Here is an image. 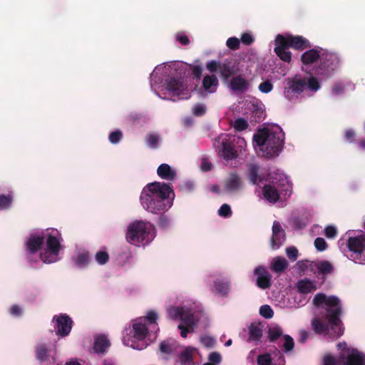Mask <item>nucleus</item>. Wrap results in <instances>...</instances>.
<instances>
[{
    "label": "nucleus",
    "instance_id": "obj_14",
    "mask_svg": "<svg viewBox=\"0 0 365 365\" xmlns=\"http://www.w3.org/2000/svg\"><path fill=\"white\" fill-rule=\"evenodd\" d=\"M285 241V232L278 221H274L272 225V237L271 246L273 250L279 249Z\"/></svg>",
    "mask_w": 365,
    "mask_h": 365
},
{
    "label": "nucleus",
    "instance_id": "obj_39",
    "mask_svg": "<svg viewBox=\"0 0 365 365\" xmlns=\"http://www.w3.org/2000/svg\"><path fill=\"white\" fill-rule=\"evenodd\" d=\"M89 254L88 252L80 253L76 259V264L79 267H83L89 263Z\"/></svg>",
    "mask_w": 365,
    "mask_h": 365
},
{
    "label": "nucleus",
    "instance_id": "obj_25",
    "mask_svg": "<svg viewBox=\"0 0 365 365\" xmlns=\"http://www.w3.org/2000/svg\"><path fill=\"white\" fill-rule=\"evenodd\" d=\"M345 365H365V356L354 349L347 355Z\"/></svg>",
    "mask_w": 365,
    "mask_h": 365
},
{
    "label": "nucleus",
    "instance_id": "obj_61",
    "mask_svg": "<svg viewBox=\"0 0 365 365\" xmlns=\"http://www.w3.org/2000/svg\"><path fill=\"white\" fill-rule=\"evenodd\" d=\"M200 341L206 347H212L215 343V340L212 337L208 336H202L200 338Z\"/></svg>",
    "mask_w": 365,
    "mask_h": 365
},
{
    "label": "nucleus",
    "instance_id": "obj_32",
    "mask_svg": "<svg viewBox=\"0 0 365 365\" xmlns=\"http://www.w3.org/2000/svg\"><path fill=\"white\" fill-rule=\"evenodd\" d=\"M159 349L162 354L165 355H170L176 351L177 344L175 341H163L160 344Z\"/></svg>",
    "mask_w": 365,
    "mask_h": 365
},
{
    "label": "nucleus",
    "instance_id": "obj_44",
    "mask_svg": "<svg viewBox=\"0 0 365 365\" xmlns=\"http://www.w3.org/2000/svg\"><path fill=\"white\" fill-rule=\"evenodd\" d=\"M259 314L265 319H271L274 316V312L270 306L262 305L259 308Z\"/></svg>",
    "mask_w": 365,
    "mask_h": 365
},
{
    "label": "nucleus",
    "instance_id": "obj_24",
    "mask_svg": "<svg viewBox=\"0 0 365 365\" xmlns=\"http://www.w3.org/2000/svg\"><path fill=\"white\" fill-rule=\"evenodd\" d=\"M158 176L166 180H173L176 177V173L166 163H163L157 169Z\"/></svg>",
    "mask_w": 365,
    "mask_h": 365
},
{
    "label": "nucleus",
    "instance_id": "obj_63",
    "mask_svg": "<svg viewBox=\"0 0 365 365\" xmlns=\"http://www.w3.org/2000/svg\"><path fill=\"white\" fill-rule=\"evenodd\" d=\"M212 168V163L206 158H202L200 168L204 172L210 171Z\"/></svg>",
    "mask_w": 365,
    "mask_h": 365
},
{
    "label": "nucleus",
    "instance_id": "obj_15",
    "mask_svg": "<svg viewBox=\"0 0 365 365\" xmlns=\"http://www.w3.org/2000/svg\"><path fill=\"white\" fill-rule=\"evenodd\" d=\"M45 242L44 234L36 235L31 234L27 239L25 245L26 250L30 254H35L38 250H41Z\"/></svg>",
    "mask_w": 365,
    "mask_h": 365
},
{
    "label": "nucleus",
    "instance_id": "obj_8",
    "mask_svg": "<svg viewBox=\"0 0 365 365\" xmlns=\"http://www.w3.org/2000/svg\"><path fill=\"white\" fill-rule=\"evenodd\" d=\"M52 321L55 322L54 328L56 335L65 337L71 331L73 322L71 318L66 314L55 315Z\"/></svg>",
    "mask_w": 365,
    "mask_h": 365
},
{
    "label": "nucleus",
    "instance_id": "obj_53",
    "mask_svg": "<svg viewBox=\"0 0 365 365\" xmlns=\"http://www.w3.org/2000/svg\"><path fill=\"white\" fill-rule=\"evenodd\" d=\"M175 36L176 40L183 46H187L190 43L188 36L184 32H178Z\"/></svg>",
    "mask_w": 365,
    "mask_h": 365
},
{
    "label": "nucleus",
    "instance_id": "obj_9",
    "mask_svg": "<svg viewBox=\"0 0 365 365\" xmlns=\"http://www.w3.org/2000/svg\"><path fill=\"white\" fill-rule=\"evenodd\" d=\"M323 48L319 46L308 48L306 51L302 53L300 61L304 66L309 68L311 66L319 63Z\"/></svg>",
    "mask_w": 365,
    "mask_h": 365
},
{
    "label": "nucleus",
    "instance_id": "obj_23",
    "mask_svg": "<svg viewBox=\"0 0 365 365\" xmlns=\"http://www.w3.org/2000/svg\"><path fill=\"white\" fill-rule=\"evenodd\" d=\"M46 247L48 250L54 256H57L61 249L59 240L51 234H45Z\"/></svg>",
    "mask_w": 365,
    "mask_h": 365
},
{
    "label": "nucleus",
    "instance_id": "obj_51",
    "mask_svg": "<svg viewBox=\"0 0 365 365\" xmlns=\"http://www.w3.org/2000/svg\"><path fill=\"white\" fill-rule=\"evenodd\" d=\"M258 88L262 93H268L273 89V84L269 81H266L261 83Z\"/></svg>",
    "mask_w": 365,
    "mask_h": 365
},
{
    "label": "nucleus",
    "instance_id": "obj_49",
    "mask_svg": "<svg viewBox=\"0 0 365 365\" xmlns=\"http://www.w3.org/2000/svg\"><path fill=\"white\" fill-rule=\"evenodd\" d=\"M189 67L190 68L192 71V74L194 78H196L197 80L201 78L202 73V68L200 65H192V64H188Z\"/></svg>",
    "mask_w": 365,
    "mask_h": 365
},
{
    "label": "nucleus",
    "instance_id": "obj_5",
    "mask_svg": "<svg viewBox=\"0 0 365 365\" xmlns=\"http://www.w3.org/2000/svg\"><path fill=\"white\" fill-rule=\"evenodd\" d=\"M154 227L150 222L136 221L130 224L126 234L127 241L134 245L148 242L153 238Z\"/></svg>",
    "mask_w": 365,
    "mask_h": 365
},
{
    "label": "nucleus",
    "instance_id": "obj_58",
    "mask_svg": "<svg viewBox=\"0 0 365 365\" xmlns=\"http://www.w3.org/2000/svg\"><path fill=\"white\" fill-rule=\"evenodd\" d=\"M220 64L221 63L212 60L207 63L206 68L210 72L215 73L217 71V69H220Z\"/></svg>",
    "mask_w": 365,
    "mask_h": 365
},
{
    "label": "nucleus",
    "instance_id": "obj_31",
    "mask_svg": "<svg viewBox=\"0 0 365 365\" xmlns=\"http://www.w3.org/2000/svg\"><path fill=\"white\" fill-rule=\"evenodd\" d=\"M194 351L195 349L187 347L180 353L179 356V361L181 365H191L193 364Z\"/></svg>",
    "mask_w": 365,
    "mask_h": 365
},
{
    "label": "nucleus",
    "instance_id": "obj_42",
    "mask_svg": "<svg viewBox=\"0 0 365 365\" xmlns=\"http://www.w3.org/2000/svg\"><path fill=\"white\" fill-rule=\"evenodd\" d=\"M282 335V331L279 327L270 328L268 331L269 341H275Z\"/></svg>",
    "mask_w": 365,
    "mask_h": 365
},
{
    "label": "nucleus",
    "instance_id": "obj_43",
    "mask_svg": "<svg viewBox=\"0 0 365 365\" xmlns=\"http://www.w3.org/2000/svg\"><path fill=\"white\" fill-rule=\"evenodd\" d=\"M232 212L230 206L228 204H223L218 210V215L224 218H227L232 216Z\"/></svg>",
    "mask_w": 365,
    "mask_h": 365
},
{
    "label": "nucleus",
    "instance_id": "obj_22",
    "mask_svg": "<svg viewBox=\"0 0 365 365\" xmlns=\"http://www.w3.org/2000/svg\"><path fill=\"white\" fill-rule=\"evenodd\" d=\"M110 343L104 334H100L95 337L93 350L97 354H104L110 347Z\"/></svg>",
    "mask_w": 365,
    "mask_h": 365
},
{
    "label": "nucleus",
    "instance_id": "obj_38",
    "mask_svg": "<svg viewBox=\"0 0 365 365\" xmlns=\"http://www.w3.org/2000/svg\"><path fill=\"white\" fill-rule=\"evenodd\" d=\"M259 167L256 165H252L250 169L249 176L250 181L255 185L262 182V178L258 174Z\"/></svg>",
    "mask_w": 365,
    "mask_h": 365
},
{
    "label": "nucleus",
    "instance_id": "obj_21",
    "mask_svg": "<svg viewBox=\"0 0 365 365\" xmlns=\"http://www.w3.org/2000/svg\"><path fill=\"white\" fill-rule=\"evenodd\" d=\"M220 155L226 160H230L237 157V150L231 140H226L222 141Z\"/></svg>",
    "mask_w": 365,
    "mask_h": 365
},
{
    "label": "nucleus",
    "instance_id": "obj_1",
    "mask_svg": "<svg viewBox=\"0 0 365 365\" xmlns=\"http://www.w3.org/2000/svg\"><path fill=\"white\" fill-rule=\"evenodd\" d=\"M313 304L324 309L321 317H314L312 320L313 331L317 334H330L333 337L341 336L344 329L340 319L342 313L340 299L336 296L327 297L325 294L317 293Z\"/></svg>",
    "mask_w": 365,
    "mask_h": 365
},
{
    "label": "nucleus",
    "instance_id": "obj_47",
    "mask_svg": "<svg viewBox=\"0 0 365 365\" xmlns=\"http://www.w3.org/2000/svg\"><path fill=\"white\" fill-rule=\"evenodd\" d=\"M158 318V314L154 311H150L148 312L146 317L142 318L143 322L146 323L148 322L150 325L153 324L156 326V320Z\"/></svg>",
    "mask_w": 365,
    "mask_h": 365
},
{
    "label": "nucleus",
    "instance_id": "obj_37",
    "mask_svg": "<svg viewBox=\"0 0 365 365\" xmlns=\"http://www.w3.org/2000/svg\"><path fill=\"white\" fill-rule=\"evenodd\" d=\"M241 185L240 178L236 175H232L226 182V188L229 190H237Z\"/></svg>",
    "mask_w": 365,
    "mask_h": 365
},
{
    "label": "nucleus",
    "instance_id": "obj_62",
    "mask_svg": "<svg viewBox=\"0 0 365 365\" xmlns=\"http://www.w3.org/2000/svg\"><path fill=\"white\" fill-rule=\"evenodd\" d=\"M241 41L245 45H250L254 41L253 36L249 33H244L241 36Z\"/></svg>",
    "mask_w": 365,
    "mask_h": 365
},
{
    "label": "nucleus",
    "instance_id": "obj_27",
    "mask_svg": "<svg viewBox=\"0 0 365 365\" xmlns=\"http://www.w3.org/2000/svg\"><path fill=\"white\" fill-rule=\"evenodd\" d=\"M297 291L302 294H308L317 289L316 285L312 281L308 279H304L298 281L297 283Z\"/></svg>",
    "mask_w": 365,
    "mask_h": 365
},
{
    "label": "nucleus",
    "instance_id": "obj_64",
    "mask_svg": "<svg viewBox=\"0 0 365 365\" xmlns=\"http://www.w3.org/2000/svg\"><path fill=\"white\" fill-rule=\"evenodd\" d=\"M336 359L331 356L327 355L324 358V365H336Z\"/></svg>",
    "mask_w": 365,
    "mask_h": 365
},
{
    "label": "nucleus",
    "instance_id": "obj_48",
    "mask_svg": "<svg viewBox=\"0 0 365 365\" xmlns=\"http://www.w3.org/2000/svg\"><path fill=\"white\" fill-rule=\"evenodd\" d=\"M192 114L195 116H202L206 113V107L204 104L197 103L192 109Z\"/></svg>",
    "mask_w": 365,
    "mask_h": 365
},
{
    "label": "nucleus",
    "instance_id": "obj_50",
    "mask_svg": "<svg viewBox=\"0 0 365 365\" xmlns=\"http://www.w3.org/2000/svg\"><path fill=\"white\" fill-rule=\"evenodd\" d=\"M314 246L318 251L322 252L327 250V243L322 237H317L314 240Z\"/></svg>",
    "mask_w": 365,
    "mask_h": 365
},
{
    "label": "nucleus",
    "instance_id": "obj_52",
    "mask_svg": "<svg viewBox=\"0 0 365 365\" xmlns=\"http://www.w3.org/2000/svg\"><path fill=\"white\" fill-rule=\"evenodd\" d=\"M284 343L283 346H284L285 351L287 352V351H292L293 349L294 345L293 339L289 335H284Z\"/></svg>",
    "mask_w": 365,
    "mask_h": 365
},
{
    "label": "nucleus",
    "instance_id": "obj_30",
    "mask_svg": "<svg viewBox=\"0 0 365 365\" xmlns=\"http://www.w3.org/2000/svg\"><path fill=\"white\" fill-rule=\"evenodd\" d=\"M214 286L217 293L222 297H227L230 290V282L227 279L215 280Z\"/></svg>",
    "mask_w": 365,
    "mask_h": 365
},
{
    "label": "nucleus",
    "instance_id": "obj_34",
    "mask_svg": "<svg viewBox=\"0 0 365 365\" xmlns=\"http://www.w3.org/2000/svg\"><path fill=\"white\" fill-rule=\"evenodd\" d=\"M146 145L152 148L157 149L159 145L160 137L158 134L153 133H148L145 138Z\"/></svg>",
    "mask_w": 365,
    "mask_h": 365
},
{
    "label": "nucleus",
    "instance_id": "obj_16",
    "mask_svg": "<svg viewBox=\"0 0 365 365\" xmlns=\"http://www.w3.org/2000/svg\"><path fill=\"white\" fill-rule=\"evenodd\" d=\"M280 185H284L283 183H279L276 186L275 185L266 184L262 189L263 196L270 203H275L279 200V191L278 187Z\"/></svg>",
    "mask_w": 365,
    "mask_h": 365
},
{
    "label": "nucleus",
    "instance_id": "obj_60",
    "mask_svg": "<svg viewBox=\"0 0 365 365\" xmlns=\"http://www.w3.org/2000/svg\"><path fill=\"white\" fill-rule=\"evenodd\" d=\"M210 363L213 364H218L222 361L221 355L218 352H212L208 356Z\"/></svg>",
    "mask_w": 365,
    "mask_h": 365
},
{
    "label": "nucleus",
    "instance_id": "obj_10",
    "mask_svg": "<svg viewBox=\"0 0 365 365\" xmlns=\"http://www.w3.org/2000/svg\"><path fill=\"white\" fill-rule=\"evenodd\" d=\"M282 38L289 48L297 51H303L312 47L310 41L302 36L286 34L285 36L282 35Z\"/></svg>",
    "mask_w": 365,
    "mask_h": 365
},
{
    "label": "nucleus",
    "instance_id": "obj_36",
    "mask_svg": "<svg viewBox=\"0 0 365 365\" xmlns=\"http://www.w3.org/2000/svg\"><path fill=\"white\" fill-rule=\"evenodd\" d=\"M249 335L250 339L259 341L262 336V329L259 326L252 324L249 327Z\"/></svg>",
    "mask_w": 365,
    "mask_h": 365
},
{
    "label": "nucleus",
    "instance_id": "obj_33",
    "mask_svg": "<svg viewBox=\"0 0 365 365\" xmlns=\"http://www.w3.org/2000/svg\"><path fill=\"white\" fill-rule=\"evenodd\" d=\"M251 111L252 120L260 122L264 118V110L261 105L252 104Z\"/></svg>",
    "mask_w": 365,
    "mask_h": 365
},
{
    "label": "nucleus",
    "instance_id": "obj_6",
    "mask_svg": "<svg viewBox=\"0 0 365 365\" xmlns=\"http://www.w3.org/2000/svg\"><path fill=\"white\" fill-rule=\"evenodd\" d=\"M339 64L340 59L337 54L323 49L315 71L319 76L327 77L339 68Z\"/></svg>",
    "mask_w": 365,
    "mask_h": 365
},
{
    "label": "nucleus",
    "instance_id": "obj_35",
    "mask_svg": "<svg viewBox=\"0 0 365 365\" xmlns=\"http://www.w3.org/2000/svg\"><path fill=\"white\" fill-rule=\"evenodd\" d=\"M315 266L319 272L324 274L331 273L334 269L332 264L327 260L318 262Z\"/></svg>",
    "mask_w": 365,
    "mask_h": 365
},
{
    "label": "nucleus",
    "instance_id": "obj_2",
    "mask_svg": "<svg viewBox=\"0 0 365 365\" xmlns=\"http://www.w3.org/2000/svg\"><path fill=\"white\" fill-rule=\"evenodd\" d=\"M170 186L165 182H154L147 185L140 195V202L147 211L158 214L172 206Z\"/></svg>",
    "mask_w": 365,
    "mask_h": 365
},
{
    "label": "nucleus",
    "instance_id": "obj_54",
    "mask_svg": "<svg viewBox=\"0 0 365 365\" xmlns=\"http://www.w3.org/2000/svg\"><path fill=\"white\" fill-rule=\"evenodd\" d=\"M226 45L232 50H237L240 48V40L236 37H230L227 40Z\"/></svg>",
    "mask_w": 365,
    "mask_h": 365
},
{
    "label": "nucleus",
    "instance_id": "obj_19",
    "mask_svg": "<svg viewBox=\"0 0 365 365\" xmlns=\"http://www.w3.org/2000/svg\"><path fill=\"white\" fill-rule=\"evenodd\" d=\"M220 76L225 81H227L231 76L238 72V67L231 61L225 59L220 64Z\"/></svg>",
    "mask_w": 365,
    "mask_h": 365
},
{
    "label": "nucleus",
    "instance_id": "obj_12",
    "mask_svg": "<svg viewBox=\"0 0 365 365\" xmlns=\"http://www.w3.org/2000/svg\"><path fill=\"white\" fill-rule=\"evenodd\" d=\"M289 48L282 38V35H277L275 38L274 51L282 61L286 63H290L292 61V53L289 51Z\"/></svg>",
    "mask_w": 365,
    "mask_h": 365
},
{
    "label": "nucleus",
    "instance_id": "obj_56",
    "mask_svg": "<svg viewBox=\"0 0 365 365\" xmlns=\"http://www.w3.org/2000/svg\"><path fill=\"white\" fill-rule=\"evenodd\" d=\"M336 234L337 230L334 226L328 225L324 229V235L327 238H334Z\"/></svg>",
    "mask_w": 365,
    "mask_h": 365
},
{
    "label": "nucleus",
    "instance_id": "obj_41",
    "mask_svg": "<svg viewBox=\"0 0 365 365\" xmlns=\"http://www.w3.org/2000/svg\"><path fill=\"white\" fill-rule=\"evenodd\" d=\"M109 258V255L106 251H98L95 256L96 261L101 265L106 264Z\"/></svg>",
    "mask_w": 365,
    "mask_h": 365
},
{
    "label": "nucleus",
    "instance_id": "obj_29",
    "mask_svg": "<svg viewBox=\"0 0 365 365\" xmlns=\"http://www.w3.org/2000/svg\"><path fill=\"white\" fill-rule=\"evenodd\" d=\"M217 86L218 79L215 75H207L204 77L202 80V87L205 91L213 93L216 91Z\"/></svg>",
    "mask_w": 365,
    "mask_h": 365
},
{
    "label": "nucleus",
    "instance_id": "obj_3",
    "mask_svg": "<svg viewBox=\"0 0 365 365\" xmlns=\"http://www.w3.org/2000/svg\"><path fill=\"white\" fill-rule=\"evenodd\" d=\"M284 133L277 127L275 130L262 128L253 135L254 145L259 147L260 150L267 158H273L279 155L283 148Z\"/></svg>",
    "mask_w": 365,
    "mask_h": 365
},
{
    "label": "nucleus",
    "instance_id": "obj_57",
    "mask_svg": "<svg viewBox=\"0 0 365 365\" xmlns=\"http://www.w3.org/2000/svg\"><path fill=\"white\" fill-rule=\"evenodd\" d=\"M287 257L292 261H295L298 257V250L295 247H290L286 249Z\"/></svg>",
    "mask_w": 365,
    "mask_h": 365
},
{
    "label": "nucleus",
    "instance_id": "obj_26",
    "mask_svg": "<svg viewBox=\"0 0 365 365\" xmlns=\"http://www.w3.org/2000/svg\"><path fill=\"white\" fill-rule=\"evenodd\" d=\"M175 314L185 323V326L189 327L194 330V317L192 314L187 313L183 308L177 307L175 309Z\"/></svg>",
    "mask_w": 365,
    "mask_h": 365
},
{
    "label": "nucleus",
    "instance_id": "obj_11",
    "mask_svg": "<svg viewBox=\"0 0 365 365\" xmlns=\"http://www.w3.org/2000/svg\"><path fill=\"white\" fill-rule=\"evenodd\" d=\"M165 88L173 96H180L187 91V83L182 78L170 77L165 81Z\"/></svg>",
    "mask_w": 365,
    "mask_h": 365
},
{
    "label": "nucleus",
    "instance_id": "obj_59",
    "mask_svg": "<svg viewBox=\"0 0 365 365\" xmlns=\"http://www.w3.org/2000/svg\"><path fill=\"white\" fill-rule=\"evenodd\" d=\"M344 91V86L341 82H336L334 84L331 88V92L334 95L342 94Z\"/></svg>",
    "mask_w": 365,
    "mask_h": 365
},
{
    "label": "nucleus",
    "instance_id": "obj_28",
    "mask_svg": "<svg viewBox=\"0 0 365 365\" xmlns=\"http://www.w3.org/2000/svg\"><path fill=\"white\" fill-rule=\"evenodd\" d=\"M288 267L287 260L282 257H274L271 263V269L276 273L284 272Z\"/></svg>",
    "mask_w": 365,
    "mask_h": 365
},
{
    "label": "nucleus",
    "instance_id": "obj_20",
    "mask_svg": "<svg viewBox=\"0 0 365 365\" xmlns=\"http://www.w3.org/2000/svg\"><path fill=\"white\" fill-rule=\"evenodd\" d=\"M229 88L234 92L244 93L248 89L249 83L242 75H238L230 80Z\"/></svg>",
    "mask_w": 365,
    "mask_h": 365
},
{
    "label": "nucleus",
    "instance_id": "obj_18",
    "mask_svg": "<svg viewBox=\"0 0 365 365\" xmlns=\"http://www.w3.org/2000/svg\"><path fill=\"white\" fill-rule=\"evenodd\" d=\"M36 358L42 364L54 363V358L50 356V349L46 344H41L36 347Z\"/></svg>",
    "mask_w": 365,
    "mask_h": 365
},
{
    "label": "nucleus",
    "instance_id": "obj_45",
    "mask_svg": "<svg viewBox=\"0 0 365 365\" xmlns=\"http://www.w3.org/2000/svg\"><path fill=\"white\" fill-rule=\"evenodd\" d=\"M233 127L237 131H242L247 128L248 123L244 118H239L235 120Z\"/></svg>",
    "mask_w": 365,
    "mask_h": 365
},
{
    "label": "nucleus",
    "instance_id": "obj_17",
    "mask_svg": "<svg viewBox=\"0 0 365 365\" xmlns=\"http://www.w3.org/2000/svg\"><path fill=\"white\" fill-rule=\"evenodd\" d=\"M131 332L133 333V337L138 341L143 340L147 336L148 328L146 323L143 322L142 318L135 320Z\"/></svg>",
    "mask_w": 365,
    "mask_h": 365
},
{
    "label": "nucleus",
    "instance_id": "obj_13",
    "mask_svg": "<svg viewBox=\"0 0 365 365\" xmlns=\"http://www.w3.org/2000/svg\"><path fill=\"white\" fill-rule=\"evenodd\" d=\"M254 273L257 276L256 283L259 288L266 289L271 287L272 275L264 267L259 266L256 267Z\"/></svg>",
    "mask_w": 365,
    "mask_h": 365
},
{
    "label": "nucleus",
    "instance_id": "obj_40",
    "mask_svg": "<svg viewBox=\"0 0 365 365\" xmlns=\"http://www.w3.org/2000/svg\"><path fill=\"white\" fill-rule=\"evenodd\" d=\"M13 201V197L11 194L0 195V208L8 209L10 207Z\"/></svg>",
    "mask_w": 365,
    "mask_h": 365
},
{
    "label": "nucleus",
    "instance_id": "obj_4",
    "mask_svg": "<svg viewBox=\"0 0 365 365\" xmlns=\"http://www.w3.org/2000/svg\"><path fill=\"white\" fill-rule=\"evenodd\" d=\"M287 81L284 96L289 101L297 98L307 88L312 92H316L321 88L318 79L312 76L307 78L301 75H295L289 78Z\"/></svg>",
    "mask_w": 365,
    "mask_h": 365
},
{
    "label": "nucleus",
    "instance_id": "obj_55",
    "mask_svg": "<svg viewBox=\"0 0 365 365\" xmlns=\"http://www.w3.org/2000/svg\"><path fill=\"white\" fill-rule=\"evenodd\" d=\"M258 365H271L272 359L267 354L259 355L257 358Z\"/></svg>",
    "mask_w": 365,
    "mask_h": 365
},
{
    "label": "nucleus",
    "instance_id": "obj_7",
    "mask_svg": "<svg viewBox=\"0 0 365 365\" xmlns=\"http://www.w3.org/2000/svg\"><path fill=\"white\" fill-rule=\"evenodd\" d=\"M347 247L353 255L355 262L365 264V234L358 237H351L347 241Z\"/></svg>",
    "mask_w": 365,
    "mask_h": 365
},
{
    "label": "nucleus",
    "instance_id": "obj_46",
    "mask_svg": "<svg viewBox=\"0 0 365 365\" xmlns=\"http://www.w3.org/2000/svg\"><path fill=\"white\" fill-rule=\"evenodd\" d=\"M123 138V133L120 130H116L110 133L108 139L112 144L118 143Z\"/></svg>",
    "mask_w": 365,
    "mask_h": 365
}]
</instances>
